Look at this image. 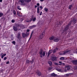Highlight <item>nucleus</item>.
Listing matches in <instances>:
<instances>
[{"label":"nucleus","mask_w":77,"mask_h":77,"mask_svg":"<svg viewBox=\"0 0 77 77\" xmlns=\"http://www.w3.org/2000/svg\"><path fill=\"white\" fill-rule=\"evenodd\" d=\"M72 22H73L74 24H75L77 23V20L76 19L74 18L72 20H71V21L66 26L64 29L62 30V33H63L64 32L67 31V30L69 29V26L71 25Z\"/></svg>","instance_id":"f257e3e1"},{"label":"nucleus","mask_w":77,"mask_h":77,"mask_svg":"<svg viewBox=\"0 0 77 77\" xmlns=\"http://www.w3.org/2000/svg\"><path fill=\"white\" fill-rule=\"evenodd\" d=\"M39 54H40V57L41 58L43 56H45V52H43V50L42 49H41L39 51Z\"/></svg>","instance_id":"f03ea898"},{"label":"nucleus","mask_w":77,"mask_h":77,"mask_svg":"<svg viewBox=\"0 0 77 77\" xmlns=\"http://www.w3.org/2000/svg\"><path fill=\"white\" fill-rule=\"evenodd\" d=\"M22 36L23 38H25L26 37H27L29 35V32H26V33L23 32L22 34Z\"/></svg>","instance_id":"7ed1b4c3"},{"label":"nucleus","mask_w":77,"mask_h":77,"mask_svg":"<svg viewBox=\"0 0 77 77\" xmlns=\"http://www.w3.org/2000/svg\"><path fill=\"white\" fill-rule=\"evenodd\" d=\"M45 32L43 31L40 35V37L38 38V39H42L43 37H44V34H45Z\"/></svg>","instance_id":"20e7f679"},{"label":"nucleus","mask_w":77,"mask_h":77,"mask_svg":"<svg viewBox=\"0 0 77 77\" xmlns=\"http://www.w3.org/2000/svg\"><path fill=\"white\" fill-rule=\"evenodd\" d=\"M36 73L37 75H38V76H41L42 74L41 72L38 70L36 71Z\"/></svg>","instance_id":"39448f33"},{"label":"nucleus","mask_w":77,"mask_h":77,"mask_svg":"<svg viewBox=\"0 0 77 77\" xmlns=\"http://www.w3.org/2000/svg\"><path fill=\"white\" fill-rule=\"evenodd\" d=\"M72 62L73 65H77V60H72Z\"/></svg>","instance_id":"423d86ee"},{"label":"nucleus","mask_w":77,"mask_h":77,"mask_svg":"<svg viewBox=\"0 0 77 77\" xmlns=\"http://www.w3.org/2000/svg\"><path fill=\"white\" fill-rule=\"evenodd\" d=\"M57 57L55 56H53L51 58V60L52 61H57Z\"/></svg>","instance_id":"0eeeda50"},{"label":"nucleus","mask_w":77,"mask_h":77,"mask_svg":"<svg viewBox=\"0 0 77 77\" xmlns=\"http://www.w3.org/2000/svg\"><path fill=\"white\" fill-rule=\"evenodd\" d=\"M19 2H20L21 3V5H25L24 1V0H20L19 1Z\"/></svg>","instance_id":"6e6552de"},{"label":"nucleus","mask_w":77,"mask_h":77,"mask_svg":"<svg viewBox=\"0 0 77 77\" xmlns=\"http://www.w3.org/2000/svg\"><path fill=\"white\" fill-rule=\"evenodd\" d=\"M71 50H67L63 52L64 54H67V53H69V52H70Z\"/></svg>","instance_id":"1a4fd4ad"},{"label":"nucleus","mask_w":77,"mask_h":77,"mask_svg":"<svg viewBox=\"0 0 77 77\" xmlns=\"http://www.w3.org/2000/svg\"><path fill=\"white\" fill-rule=\"evenodd\" d=\"M49 39L50 40V41H52V40H54V37L53 35L51 36L49 38Z\"/></svg>","instance_id":"9d476101"},{"label":"nucleus","mask_w":77,"mask_h":77,"mask_svg":"<svg viewBox=\"0 0 77 77\" xmlns=\"http://www.w3.org/2000/svg\"><path fill=\"white\" fill-rule=\"evenodd\" d=\"M59 41V38H57L56 39H54V41L55 42H58Z\"/></svg>","instance_id":"9b49d317"},{"label":"nucleus","mask_w":77,"mask_h":77,"mask_svg":"<svg viewBox=\"0 0 77 77\" xmlns=\"http://www.w3.org/2000/svg\"><path fill=\"white\" fill-rule=\"evenodd\" d=\"M17 38L18 39L20 40V39H21V37L20 36V33H18L17 34Z\"/></svg>","instance_id":"f8f14e48"},{"label":"nucleus","mask_w":77,"mask_h":77,"mask_svg":"<svg viewBox=\"0 0 77 77\" xmlns=\"http://www.w3.org/2000/svg\"><path fill=\"white\" fill-rule=\"evenodd\" d=\"M13 29L14 30V31L15 32H17L18 30V28L15 26H13Z\"/></svg>","instance_id":"ddd939ff"},{"label":"nucleus","mask_w":77,"mask_h":77,"mask_svg":"<svg viewBox=\"0 0 77 77\" xmlns=\"http://www.w3.org/2000/svg\"><path fill=\"white\" fill-rule=\"evenodd\" d=\"M53 51V50H50V51H49L48 52V56H50V54H51V53H52Z\"/></svg>","instance_id":"4468645a"},{"label":"nucleus","mask_w":77,"mask_h":77,"mask_svg":"<svg viewBox=\"0 0 77 77\" xmlns=\"http://www.w3.org/2000/svg\"><path fill=\"white\" fill-rule=\"evenodd\" d=\"M32 62V61H29V60H26V63H28V64H29L30 63Z\"/></svg>","instance_id":"2eb2a0df"},{"label":"nucleus","mask_w":77,"mask_h":77,"mask_svg":"<svg viewBox=\"0 0 77 77\" xmlns=\"http://www.w3.org/2000/svg\"><path fill=\"white\" fill-rule=\"evenodd\" d=\"M48 64L49 65V66H52V65H53V63L51 61H49L48 62Z\"/></svg>","instance_id":"dca6fc26"},{"label":"nucleus","mask_w":77,"mask_h":77,"mask_svg":"<svg viewBox=\"0 0 77 77\" xmlns=\"http://www.w3.org/2000/svg\"><path fill=\"white\" fill-rule=\"evenodd\" d=\"M36 25H33L31 26H29V28L30 29H32V28H33L34 27H36Z\"/></svg>","instance_id":"f3484780"},{"label":"nucleus","mask_w":77,"mask_h":77,"mask_svg":"<svg viewBox=\"0 0 77 77\" xmlns=\"http://www.w3.org/2000/svg\"><path fill=\"white\" fill-rule=\"evenodd\" d=\"M72 8V5H70L69 6V10H71V8Z\"/></svg>","instance_id":"a211bd4d"},{"label":"nucleus","mask_w":77,"mask_h":77,"mask_svg":"<svg viewBox=\"0 0 77 77\" xmlns=\"http://www.w3.org/2000/svg\"><path fill=\"white\" fill-rule=\"evenodd\" d=\"M51 75L53 77H56V74H55L54 73H52L51 74Z\"/></svg>","instance_id":"6ab92c4d"},{"label":"nucleus","mask_w":77,"mask_h":77,"mask_svg":"<svg viewBox=\"0 0 77 77\" xmlns=\"http://www.w3.org/2000/svg\"><path fill=\"white\" fill-rule=\"evenodd\" d=\"M37 13L39 14V7H38L37 8Z\"/></svg>","instance_id":"aec40b11"},{"label":"nucleus","mask_w":77,"mask_h":77,"mask_svg":"<svg viewBox=\"0 0 77 77\" xmlns=\"http://www.w3.org/2000/svg\"><path fill=\"white\" fill-rule=\"evenodd\" d=\"M61 23H62V22L59 21L58 23L57 24V25H61L62 24Z\"/></svg>","instance_id":"412c9836"},{"label":"nucleus","mask_w":77,"mask_h":77,"mask_svg":"<svg viewBox=\"0 0 77 77\" xmlns=\"http://www.w3.org/2000/svg\"><path fill=\"white\" fill-rule=\"evenodd\" d=\"M32 18H31L29 20H26V22H27V23H29V22H32Z\"/></svg>","instance_id":"4be33fe9"},{"label":"nucleus","mask_w":77,"mask_h":77,"mask_svg":"<svg viewBox=\"0 0 77 77\" xmlns=\"http://www.w3.org/2000/svg\"><path fill=\"white\" fill-rule=\"evenodd\" d=\"M44 10H45V12H47L48 11V8H44Z\"/></svg>","instance_id":"5701e85b"},{"label":"nucleus","mask_w":77,"mask_h":77,"mask_svg":"<svg viewBox=\"0 0 77 77\" xmlns=\"http://www.w3.org/2000/svg\"><path fill=\"white\" fill-rule=\"evenodd\" d=\"M6 54H3L1 57L2 59H3V57H4L6 56Z\"/></svg>","instance_id":"b1692460"},{"label":"nucleus","mask_w":77,"mask_h":77,"mask_svg":"<svg viewBox=\"0 0 77 77\" xmlns=\"http://www.w3.org/2000/svg\"><path fill=\"white\" fill-rule=\"evenodd\" d=\"M54 65H56L57 66H58L59 65V64L57 63H54Z\"/></svg>","instance_id":"393cba45"},{"label":"nucleus","mask_w":77,"mask_h":77,"mask_svg":"<svg viewBox=\"0 0 77 77\" xmlns=\"http://www.w3.org/2000/svg\"><path fill=\"white\" fill-rule=\"evenodd\" d=\"M56 70H57V71H59V72H61V71H62V70H61V69H57Z\"/></svg>","instance_id":"a878e982"},{"label":"nucleus","mask_w":77,"mask_h":77,"mask_svg":"<svg viewBox=\"0 0 77 77\" xmlns=\"http://www.w3.org/2000/svg\"><path fill=\"white\" fill-rule=\"evenodd\" d=\"M3 15V13L0 12V17H2Z\"/></svg>","instance_id":"bb28decb"},{"label":"nucleus","mask_w":77,"mask_h":77,"mask_svg":"<svg viewBox=\"0 0 77 77\" xmlns=\"http://www.w3.org/2000/svg\"><path fill=\"white\" fill-rule=\"evenodd\" d=\"M25 2H30L31 0H24Z\"/></svg>","instance_id":"cd10ccee"},{"label":"nucleus","mask_w":77,"mask_h":77,"mask_svg":"<svg viewBox=\"0 0 77 77\" xmlns=\"http://www.w3.org/2000/svg\"><path fill=\"white\" fill-rule=\"evenodd\" d=\"M60 60H65V57H61L60 59Z\"/></svg>","instance_id":"c85d7f7f"},{"label":"nucleus","mask_w":77,"mask_h":77,"mask_svg":"<svg viewBox=\"0 0 77 77\" xmlns=\"http://www.w3.org/2000/svg\"><path fill=\"white\" fill-rule=\"evenodd\" d=\"M15 27H19V24H16L15 25Z\"/></svg>","instance_id":"c756f323"},{"label":"nucleus","mask_w":77,"mask_h":77,"mask_svg":"<svg viewBox=\"0 0 77 77\" xmlns=\"http://www.w3.org/2000/svg\"><path fill=\"white\" fill-rule=\"evenodd\" d=\"M59 65H65V63H59Z\"/></svg>","instance_id":"7c9ffc66"},{"label":"nucleus","mask_w":77,"mask_h":77,"mask_svg":"<svg viewBox=\"0 0 77 77\" xmlns=\"http://www.w3.org/2000/svg\"><path fill=\"white\" fill-rule=\"evenodd\" d=\"M17 9L19 10H21V8H20V6H18Z\"/></svg>","instance_id":"2f4dec72"},{"label":"nucleus","mask_w":77,"mask_h":77,"mask_svg":"<svg viewBox=\"0 0 77 77\" xmlns=\"http://www.w3.org/2000/svg\"><path fill=\"white\" fill-rule=\"evenodd\" d=\"M13 13L14 15H16V11L14 10H13Z\"/></svg>","instance_id":"473e14b6"},{"label":"nucleus","mask_w":77,"mask_h":77,"mask_svg":"<svg viewBox=\"0 0 77 77\" xmlns=\"http://www.w3.org/2000/svg\"><path fill=\"white\" fill-rule=\"evenodd\" d=\"M17 16H19V17H20V14L19 12H17Z\"/></svg>","instance_id":"72a5a7b5"},{"label":"nucleus","mask_w":77,"mask_h":77,"mask_svg":"<svg viewBox=\"0 0 77 77\" xmlns=\"http://www.w3.org/2000/svg\"><path fill=\"white\" fill-rule=\"evenodd\" d=\"M24 27V25L22 24H19V27Z\"/></svg>","instance_id":"f704fd0d"},{"label":"nucleus","mask_w":77,"mask_h":77,"mask_svg":"<svg viewBox=\"0 0 77 77\" xmlns=\"http://www.w3.org/2000/svg\"><path fill=\"white\" fill-rule=\"evenodd\" d=\"M53 68V67H50L48 68V70H51Z\"/></svg>","instance_id":"c9c22d12"},{"label":"nucleus","mask_w":77,"mask_h":77,"mask_svg":"<svg viewBox=\"0 0 77 77\" xmlns=\"http://www.w3.org/2000/svg\"><path fill=\"white\" fill-rule=\"evenodd\" d=\"M12 43L13 44H14V45H15V41H13L12 42Z\"/></svg>","instance_id":"e433bc0d"},{"label":"nucleus","mask_w":77,"mask_h":77,"mask_svg":"<svg viewBox=\"0 0 77 77\" xmlns=\"http://www.w3.org/2000/svg\"><path fill=\"white\" fill-rule=\"evenodd\" d=\"M36 17H34V18H33L32 19L33 21H36Z\"/></svg>","instance_id":"4c0bfd02"},{"label":"nucleus","mask_w":77,"mask_h":77,"mask_svg":"<svg viewBox=\"0 0 77 77\" xmlns=\"http://www.w3.org/2000/svg\"><path fill=\"white\" fill-rule=\"evenodd\" d=\"M15 20H11V22L13 23H15Z\"/></svg>","instance_id":"58836bf2"},{"label":"nucleus","mask_w":77,"mask_h":77,"mask_svg":"<svg viewBox=\"0 0 77 77\" xmlns=\"http://www.w3.org/2000/svg\"><path fill=\"white\" fill-rule=\"evenodd\" d=\"M34 60H35V58H34L33 59H32V63H33V62H34Z\"/></svg>","instance_id":"ea45409f"},{"label":"nucleus","mask_w":77,"mask_h":77,"mask_svg":"<svg viewBox=\"0 0 77 77\" xmlns=\"http://www.w3.org/2000/svg\"><path fill=\"white\" fill-rule=\"evenodd\" d=\"M6 59H7V57H5L4 58V60H6Z\"/></svg>","instance_id":"a19ab883"},{"label":"nucleus","mask_w":77,"mask_h":77,"mask_svg":"<svg viewBox=\"0 0 77 77\" xmlns=\"http://www.w3.org/2000/svg\"><path fill=\"white\" fill-rule=\"evenodd\" d=\"M33 31H32V33L31 34L30 36V38H31V37H32V35L33 34Z\"/></svg>","instance_id":"79ce46f5"},{"label":"nucleus","mask_w":77,"mask_h":77,"mask_svg":"<svg viewBox=\"0 0 77 77\" xmlns=\"http://www.w3.org/2000/svg\"><path fill=\"white\" fill-rule=\"evenodd\" d=\"M36 5L37 6H39V5H40L39 4V3H37Z\"/></svg>","instance_id":"37998d69"},{"label":"nucleus","mask_w":77,"mask_h":77,"mask_svg":"<svg viewBox=\"0 0 77 77\" xmlns=\"http://www.w3.org/2000/svg\"><path fill=\"white\" fill-rule=\"evenodd\" d=\"M56 51L55 49H54L53 51V53H55Z\"/></svg>","instance_id":"c03bdc74"},{"label":"nucleus","mask_w":77,"mask_h":77,"mask_svg":"<svg viewBox=\"0 0 77 77\" xmlns=\"http://www.w3.org/2000/svg\"><path fill=\"white\" fill-rule=\"evenodd\" d=\"M26 32H30V30L29 29H27L26 30Z\"/></svg>","instance_id":"a18cd8bd"},{"label":"nucleus","mask_w":77,"mask_h":77,"mask_svg":"<svg viewBox=\"0 0 77 77\" xmlns=\"http://www.w3.org/2000/svg\"><path fill=\"white\" fill-rule=\"evenodd\" d=\"M74 69H77V66H75L74 67Z\"/></svg>","instance_id":"49530a36"},{"label":"nucleus","mask_w":77,"mask_h":77,"mask_svg":"<svg viewBox=\"0 0 77 77\" xmlns=\"http://www.w3.org/2000/svg\"><path fill=\"white\" fill-rule=\"evenodd\" d=\"M9 61H8L6 63V64H9Z\"/></svg>","instance_id":"de8ad7c7"},{"label":"nucleus","mask_w":77,"mask_h":77,"mask_svg":"<svg viewBox=\"0 0 77 77\" xmlns=\"http://www.w3.org/2000/svg\"><path fill=\"white\" fill-rule=\"evenodd\" d=\"M11 40H14V37H12L11 38Z\"/></svg>","instance_id":"09e8293b"},{"label":"nucleus","mask_w":77,"mask_h":77,"mask_svg":"<svg viewBox=\"0 0 77 77\" xmlns=\"http://www.w3.org/2000/svg\"><path fill=\"white\" fill-rule=\"evenodd\" d=\"M55 50L56 51V50H59V49L57 48H56Z\"/></svg>","instance_id":"8fccbe9b"},{"label":"nucleus","mask_w":77,"mask_h":77,"mask_svg":"<svg viewBox=\"0 0 77 77\" xmlns=\"http://www.w3.org/2000/svg\"><path fill=\"white\" fill-rule=\"evenodd\" d=\"M66 77H68V76H69V74H66Z\"/></svg>","instance_id":"3c124183"},{"label":"nucleus","mask_w":77,"mask_h":77,"mask_svg":"<svg viewBox=\"0 0 77 77\" xmlns=\"http://www.w3.org/2000/svg\"><path fill=\"white\" fill-rule=\"evenodd\" d=\"M67 70H69V69H70V68H69V67H68V68H67Z\"/></svg>","instance_id":"603ef678"},{"label":"nucleus","mask_w":77,"mask_h":77,"mask_svg":"<svg viewBox=\"0 0 77 77\" xmlns=\"http://www.w3.org/2000/svg\"><path fill=\"white\" fill-rule=\"evenodd\" d=\"M40 2H44V0H40Z\"/></svg>","instance_id":"864d4df0"},{"label":"nucleus","mask_w":77,"mask_h":77,"mask_svg":"<svg viewBox=\"0 0 77 77\" xmlns=\"http://www.w3.org/2000/svg\"><path fill=\"white\" fill-rule=\"evenodd\" d=\"M40 8L42 9V6H40Z\"/></svg>","instance_id":"5fc2aeb1"},{"label":"nucleus","mask_w":77,"mask_h":77,"mask_svg":"<svg viewBox=\"0 0 77 77\" xmlns=\"http://www.w3.org/2000/svg\"><path fill=\"white\" fill-rule=\"evenodd\" d=\"M42 12H41L40 13V15H42Z\"/></svg>","instance_id":"6e6d98bb"},{"label":"nucleus","mask_w":77,"mask_h":77,"mask_svg":"<svg viewBox=\"0 0 77 77\" xmlns=\"http://www.w3.org/2000/svg\"><path fill=\"white\" fill-rule=\"evenodd\" d=\"M37 7H38V6H37L36 5H35V8H37Z\"/></svg>","instance_id":"4d7b16f0"},{"label":"nucleus","mask_w":77,"mask_h":77,"mask_svg":"<svg viewBox=\"0 0 77 77\" xmlns=\"http://www.w3.org/2000/svg\"><path fill=\"white\" fill-rule=\"evenodd\" d=\"M11 37H12V36H14V35H11Z\"/></svg>","instance_id":"13d9d810"},{"label":"nucleus","mask_w":77,"mask_h":77,"mask_svg":"<svg viewBox=\"0 0 77 77\" xmlns=\"http://www.w3.org/2000/svg\"><path fill=\"white\" fill-rule=\"evenodd\" d=\"M59 63H62V62L61 61H59Z\"/></svg>","instance_id":"bf43d9fd"},{"label":"nucleus","mask_w":77,"mask_h":77,"mask_svg":"<svg viewBox=\"0 0 77 77\" xmlns=\"http://www.w3.org/2000/svg\"><path fill=\"white\" fill-rule=\"evenodd\" d=\"M2 0H0V2H2Z\"/></svg>","instance_id":"052dcab7"},{"label":"nucleus","mask_w":77,"mask_h":77,"mask_svg":"<svg viewBox=\"0 0 77 77\" xmlns=\"http://www.w3.org/2000/svg\"><path fill=\"white\" fill-rule=\"evenodd\" d=\"M31 38H30V37L29 39L28 40V41H30V39Z\"/></svg>","instance_id":"680f3d73"},{"label":"nucleus","mask_w":77,"mask_h":77,"mask_svg":"<svg viewBox=\"0 0 77 77\" xmlns=\"http://www.w3.org/2000/svg\"><path fill=\"white\" fill-rule=\"evenodd\" d=\"M5 19H6V18H5L4 19V21H5Z\"/></svg>","instance_id":"e2e57ef3"},{"label":"nucleus","mask_w":77,"mask_h":77,"mask_svg":"<svg viewBox=\"0 0 77 77\" xmlns=\"http://www.w3.org/2000/svg\"><path fill=\"white\" fill-rule=\"evenodd\" d=\"M2 61V60H1V58H0V62H1Z\"/></svg>","instance_id":"0e129e2a"},{"label":"nucleus","mask_w":77,"mask_h":77,"mask_svg":"<svg viewBox=\"0 0 77 77\" xmlns=\"http://www.w3.org/2000/svg\"><path fill=\"white\" fill-rule=\"evenodd\" d=\"M72 0H71V2H72Z\"/></svg>","instance_id":"69168bd1"},{"label":"nucleus","mask_w":77,"mask_h":77,"mask_svg":"<svg viewBox=\"0 0 77 77\" xmlns=\"http://www.w3.org/2000/svg\"><path fill=\"white\" fill-rule=\"evenodd\" d=\"M19 30H20V29H19Z\"/></svg>","instance_id":"338daca9"},{"label":"nucleus","mask_w":77,"mask_h":77,"mask_svg":"<svg viewBox=\"0 0 77 77\" xmlns=\"http://www.w3.org/2000/svg\"><path fill=\"white\" fill-rule=\"evenodd\" d=\"M61 54V55H62V54Z\"/></svg>","instance_id":"774afa93"}]
</instances>
